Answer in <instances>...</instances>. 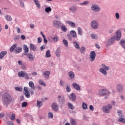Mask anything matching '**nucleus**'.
<instances>
[{
  "instance_id": "obj_1",
  "label": "nucleus",
  "mask_w": 125,
  "mask_h": 125,
  "mask_svg": "<svg viewBox=\"0 0 125 125\" xmlns=\"http://www.w3.org/2000/svg\"><path fill=\"white\" fill-rule=\"evenodd\" d=\"M119 41V45H121V47H123V49H124V50H125V40L121 39L120 30L116 31V35L111 37V38H110V39L107 41L106 45L108 47L113 45V43H114V41Z\"/></svg>"
},
{
  "instance_id": "obj_2",
  "label": "nucleus",
  "mask_w": 125,
  "mask_h": 125,
  "mask_svg": "<svg viewBox=\"0 0 125 125\" xmlns=\"http://www.w3.org/2000/svg\"><path fill=\"white\" fill-rule=\"evenodd\" d=\"M12 102H13V98L12 97V95L10 94L6 93L2 95V105L4 106L7 107Z\"/></svg>"
},
{
  "instance_id": "obj_3",
  "label": "nucleus",
  "mask_w": 125,
  "mask_h": 125,
  "mask_svg": "<svg viewBox=\"0 0 125 125\" xmlns=\"http://www.w3.org/2000/svg\"><path fill=\"white\" fill-rule=\"evenodd\" d=\"M15 90L19 92L23 91V94L24 95V97L29 98V94H28V92H27V87H24V88H22L19 87H15Z\"/></svg>"
},
{
  "instance_id": "obj_4",
  "label": "nucleus",
  "mask_w": 125,
  "mask_h": 125,
  "mask_svg": "<svg viewBox=\"0 0 125 125\" xmlns=\"http://www.w3.org/2000/svg\"><path fill=\"white\" fill-rule=\"evenodd\" d=\"M17 44H14L12 45V46H10V49H9L10 52H15V54H18L21 52V47H17Z\"/></svg>"
},
{
  "instance_id": "obj_5",
  "label": "nucleus",
  "mask_w": 125,
  "mask_h": 125,
  "mask_svg": "<svg viewBox=\"0 0 125 125\" xmlns=\"http://www.w3.org/2000/svg\"><path fill=\"white\" fill-rule=\"evenodd\" d=\"M110 94H111V93H110V91H108V90L105 89L99 90V95L101 96L107 95V96L104 98V99H106V98H108V95H110Z\"/></svg>"
},
{
  "instance_id": "obj_6",
  "label": "nucleus",
  "mask_w": 125,
  "mask_h": 125,
  "mask_svg": "<svg viewBox=\"0 0 125 125\" xmlns=\"http://www.w3.org/2000/svg\"><path fill=\"white\" fill-rule=\"evenodd\" d=\"M109 69H110L109 67L106 66V65H105V64H102V68L99 69V72H101V73H102V75H104V76H106V71H108Z\"/></svg>"
},
{
  "instance_id": "obj_7",
  "label": "nucleus",
  "mask_w": 125,
  "mask_h": 125,
  "mask_svg": "<svg viewBox=\"0 0 125 125\" xmlns=\"http://www.w3.org/2000/svg\"><path fill=\"white\" fill-rule=\"evenodd\" d=\"M117 114L118 117H119V118L118 119V122L125 124V119L124 118H122L124 117V115H122V111H121V110H118Z\"/></svg>"
},
{
  "instance_id": "obj_8",
  "label": "nucleus",
  "mask_w": 125,
  "mask_h": 125,
  "mask_svg": "<svg viewBox=\"0 0 125 125\" xmlns=\"http://www.w3.org/2000/svg\"><path fill=\"white\" fill-rule=\"evenodd\" d=\"M111 109H113V106L110 104L104 106V107H102V110H103L104 113H110V110H111Z\"/></svg>"
},
{
  "instance_id": "obj_9",
  "label": "nucleus",
  "mask_w": 125,
  "mask_h": 125,
  "mask_svg": "<svg viewBox=\"0 0 125 125\" xmlns=\"http://www.w3.org/2000/svg\"><path fill=\"white\" fill-rule=\"evenodd\" d=\"M91 29L93 30H97L99 28V23L95 20L91 21Z\"/></svg>"
},
{
  "instance_id": "obj_10",
  "label": "nucleus",
  "mask_w": 125,
  "mask_h": 125,
  "mask_svg": "<svg viewBox=\"0 0 125 125\" xmlns=\"http://www.w3.org/2000/svg\"><path fill=\"white\" fill-rule=\"evenodd\" d=\"M91 10L96 13L99 12H100V7H99V5L94 4L91 5Z\"/></svg>"
},
{
  "instance_id": "obj_11",
  "label": "nucleus",
  "mask_w": 125,
  "mask_h": 125,
  "mask_svg": "<svg viewBox=\"0 0 125 125\" xmlns=\"http://www.w3.org/2000/svg\"><path fill=\"white\" fill-rule=\"evenodd\" d=\"M62 23L60 21H53V27L56 29H59L60 27H62Z\"/></svg>"
},
{
  "instance_id": "obj_12",
  "label": "nucleus",
  "mask_w": 125,
  "mask_h": 125,
  "mask_svg": "<svg viewBox=\"0 0 125 125\" xmlns=\"http://www.w3.org/2000/svg\"><path fill=\"white\" fill-rule=\"evenodd\" d=\"M19 78H24L25 80L29 79V76H27V74L24 73L23 71L19 72Z\"/></svg>"
},
{
  "instance_id": "obj_13",
  "label": "nucleus",
  "mask_w": 125,
  "mask_h": 125,
  "mask_svg": "<svg viewBox=\"0 0 125 125\" xmlns=\"http://www.w3.org/2000/svg\"><path fill=\"white\" fill-rule=\"evenodd\" d=\"M69 97V101L70 102H75V101L77 100V96L75 95V94L72 93L68 96Z\"/></svg>"
},
{
  "instance_id": "obj_14",
  "label": "nucleus",
  "mask_w": 125,
  "mask_h": 125,
  "mask_svg": "<svg viewBox=\"0 0 125 125\" xmlns=\"http://www.w3.org/2000/svg\"><path fill=\"white\" fill-rule=\"evenodd\" d=\"M89 57H90L89 61H91V62H94V60L95 59V52L94 51H91V52L89 53Z\"/></svg>"
},
{
  "instance_id": "obj_15",
  "label": "nucleus",
  "mask_w": 125,
  "mask_h": 125,
  "mask_svg": "<svg viewBox=\"0 0 125 125\" xmlns=\"http://www.w3.org/2000/svg\"><path fill=\"white\" fill-rule=\"evenodd\" d=\"M116 89H117L118 92L120 93L124 92V88H123V87H122V85L121 84L116 85Z\"/></svg>"
},
{
  "instance_id": "obj_16",
  "label": "nucleus",
  "mask_w": 125,
  "mask_h": 125,
  "mask_svg": "<svg viewBox=\"0 0 125 125\" xmlns=\"http://www.w3.org/2000/svg\"><path fill=\"white\" fill-rule=\"evenodd\" d=\"M21 50H22L23 51H24V53H26L29 52V50H31V49L27 48V46L24 44L22 46V48H21Z\"/></svg>"
},
{
  "instance_id": "obj_17",
  "label": "nucleus",
  "mask_w": 125,
  "mask_h": 125,
  "mask_svg": "<svg viewBox=\"0 0 125 125\" xmlns=\"http://www.w3.org/2000/svg\"><path fill=\"white\" fill-rule=\"evenodd\" d=\"M58 101H59L61 104H64L65 102H64V97L58 96Z\"/></svg>"
},
{
  "instance_id": "obj_18",
  "label": "nucleus",
  "mask_w": 125,
  "mask_h": 125,
  "mask_svg": "<svg viewBox=\"0 0 125 125\" xmlns=\"http://www.w3.org/2000/svg\"><path fill=\"white\" fill-rule=\"evenodd\" d=\"M67 36H72V37H74V39L77 38V33L74 30L70 31V34H67Z\"/></svg>"
},
{
  "instance_id": "obj_19",
  "label": "nucleus",
  "mask_w": 125,
  "mask_h": 125,
  "mask_svg": "<svg viewBox=\"0 0 125 125\" xmlns=\"http://www.w3.org/2000/svg\"><path fill=\"white\" fill-rule=\"evenodd\" d=\"M52 109L55 112L58 111V105L56 104V103L52 104Z\"/></svg>"
},
{
  "instance_id": "obj_20",
  "label": "nucleus",
  "mask_w": 125,
  "mask_h": 125,
  "mask_svg": "<svg viewBox=\"0 0 125 125\" xmlns=\"http://www.w3.org/2000/svg\"><path fill=\"white\" fill-rule=\"evenodd\" d=\"M28 49H31L33 51H36V45L32 43H29V48Z\"/></svg>"
},
{
  "instance_id": "obj_21",
  "label": "nucleus",
  "mask_w": 125,
  "mask_h": 125,
  "mask_svg": "<svg viewBox=\"0 0 125 125\" xmlns=\"http://www.w3.org/2000/svg\"><path fill=\"white\" fill-rule=\"evenodd\" d=\"M56 55V57L59 58L61 56V48H58L56 49V51L55 52Z\"/></svg>"
},
{
  "instance_id": "obj_22",
  "label": "nucleus",
  "mask_w": 125,
  "mask_h": 125,
  "mask_svg": "<svg viewBox=\"0 0 125 125\" xmlns=\"http://www.w3.org/2000/svg\"><path fill=\"white\" fill-rule=\"evenodd\" d=\"M72 87H74V89H75V90H80V85L77 83H72Z\"/></svg>"
},
{
  "instance_id": "obj_23",
  "label": "nucleus",
  "mask_w": 125,
  "mask_h": 125,
  "mask_svg": "<svg viewBox=\"0 0 125 125\" xmlns=\"http://www.w3.org/2000/svg\"><path fill=\"white\" fill-rule=\"evenodd\" d=\"M24 56H28V59H29L31 61H34V56L32 54L24 53Z\"/></svg>"
},
{
  "instance_id": "obj_24",
  "label": "nucleus",
  "mask_w": 125,
  "mask_h": 125,
  "mask_svg": "<svg viewBox=\"0 0 125 125\" xmlns=\"http://www.w3.org/2000/svg\"><path fill=\"white\" fill-rule=\"evenodd\" d=\"M43 76H45V79H48V78L50 77V71H47L43 72Z\"/></svg>"
},
{
  "instance_id": "obj_25",
  "label": "nucleus",
  "mask_w": 125,
  "mask_h": 125,
  "mask_svg": "<svg viewBox=\"0 0 125 125\" xmlns=\"http://www.w3.org/2000/svg\"><path fill=\"white\" fill-rule=\"evenodd\" d=\"M69 10L70 11V13H74L75 11H77V8H75V6H72L69 7Z\"/></svg>"
},
{
  "instance_id": "obj_26",
  "label": "nucleus",
  "mask_w": 125,
  "mask_h": 125,
  "mask_svg": "<svg viewBox=\"0 0 125 125\" xmlns=\"http://www.w3.org/2000/svg\"><path fill=\"white\" fill-rule=\"evenodd\" d=\"M6 54L7 51H1V53H0V59H2V58H4V56H5Z\"/></svg>"
},
{
  "instance_id": "obj_27",
  "label": "nucleus",
  "mask_w": 125,
  "mask_h": 125,
  "mask_svg": "<svg viewBox=\"0 0 125 125\" xmlns=\"http://www.w3.org/2000/svg\"><path fill=\"white\" fill-rule=\"evenodd\" d=\"M33 1L34 2V4H36V7L40 9V3H39V0H33Z\"/></svg>"
},
{
  "instance_id": "obj_28",
  "label": "nucleus",
  "mask_w": 125,
  "mask_h": 125,
  "mask_svg": "<svg viewBox=\"0 0 125 125\" xmlns=\"http://www.w3.org/2000/svg\"><path fill=\"white\" fill-rule=\"evenodd\" d=\"M66 23H67V24H69L70 27L75 28V23H73V22L68 21H66Z\"/></svg>"
},
{
  "instance_id": "obj_29",
  "label": "nucleus",
  "mask_w": 125,
  "mask_h": 125,
  "mask_svg": "<svg viewBox=\"0 0 125 125\" xmlns=\"http://www.w3.org/2000/svg\"><path fill=\"white\" fill-rule=\"evenodd\" d=\"M68 75H69V77L70 78V79H73V77H75V74L73 73V71H70L68 73Z\"/></svg>"
},
{
  "instance_id": "obj_30",
  "label": "nucleus",
  "mask_w": 125,
  "mask_h": 125,
  "mask_svg": "<svg viewBox=\"0 0 125 125\" xmlns=\"http://www.w3.org/2000/svg\"><path fill=\"white\" fill-rule=\"evenodd\" d=\"M51 57V55L50 54V50H47L45 52V58H50Z\"/></svg>"
},
{
  "instance_id": "obj_31",
  "label": "nucleus",
  "mask_w": 125,
  "mask_h": 125,
  "mask_svg": "<svg viewBox=\"0 0 125 125\" xmlns=\"http://www.w3.org/2000/svg\"><path fill=\"white\" fill-rule=\"evenodd\" d=\"M60 28H61V30L62 31V32H67V27L65 25H62V26H60Z\"/></svg>"
},
{
  "instance_id": "obj_32",
  "label": "nucleus",
  "mask_w": 125,
  "mask_h": 125,
  "mask_svg": "<svg viewBox=\"0 0 125 125\" xmlns=\"http://www.w3.org/2000/svg\"><path fill=\"white\" fill-rule=\"evenodd\" d=\"M29 87H31V88L33 89L34 90H36V87H34V83L32 82H29Z\"/></svg>"
},
{
  "instance_id": "obj_33",
  "label": "nucleus",
  "mask_w": 125,
  "mask_h": 125,
  "mask_svg": "<svg viewBox=\"0 0 125 125\" xmlns=\"http://www.w3.org/2000/svg\"><path fill=\"white\" fill-rule=\"evenodd\" d=\"M67 107H69V109H70V110L75 109V107L73 106V105L72 104H70V103H67Z\"/></svg>"
},
{
  "instance_id": "obj_34",
  "label": "nucleus",
  "mask_w": 125,
  "mask_h": 125,
  "mask_svg": "<svg viewBox=\"0 0 125 125\" xmlns=\"http://www.w3.org/2000/svg\"><path fill=\"white\" fill-rule=\"evenodd\" d=\"M77 49L80 50V53L82 54L84 53V51L86 50V48L84 47H82V48H78Z\"/></svg>"
},
{
  "instance_id": "obj_35",
  "label": "nucleus",
  "mask_w": 125,
  "mask_h": 125,
  "mask_svg": "<svg viewBox=\"0 0 125 125\" xmlns=\"http://www.w3.org/2000/svg\"><path fill=\"white\" fill-rule=\"evenodd\" d=\"M69 124H71L72 125H77V122L75 121L74 119H70V123Z\"/></svg>"
},
{
  "instance_id": "obj_36",
  "label": "nucleus",
  "mask_w": 125,
  "mask_h": 125,
  "mask_svg": "<svg viewBox=\"0 0 125 125\" xmlns=\"http://www.w3.org/2000/svg\"><path fill=\"white\" fill-rule=\"evenodd\" d=\"M39 84L43 86V87L46 86V84H45V82H43V81L42 80H39Z\"/></svg>"
},
{
  "instance_id": "obj_37",
  "label": "nucleus",
  "mask_w": 125,
  "mask_h": 125,
  "mask_svg": "<svg viewBox=\"0 0 125 125\" xmlns=\"http://www.w3.org/2000/svg\"><path fill=\"white\" fill-rule=\"evenodd\" d=\"M41 35H42V38H43V43H45V44H46V43H47V40H46V38H45V35H43V33H42L41 32Z\"/></svg>"
},
{
  "instance_id": "obj_38",
  "label": "nucleus",
  "mask_w": 125,
  "mask_h": 125,
  "mask_svg": "<svg viewBox=\"0 0 125 125\" xmlns=\"http://www.w3.org/2000/svg\"><path fill=\"white\" fill-rule=\"evenodd\" d=\"M20 39H21V38H20V35H15V36H14V41H17Z\"/></svg>"
},
{
  "instance_id": "obj_39",
  "label": "nucleus",
  "mask_w": 125,
  "mask_h": 125,
  "mask_svg": "<svg viewBox=\"0 0 125 125\" xmlns=\"http://www.w3.org/2000/svg\"><path fill=\"white\" fill-rule=\"evenodd\" d=\"M74 46L76 49L81 48V47H80V45L78 44V43H77V42H74Z\"/></svg>"
},
{
  "instance_id": "obj_40",
  "label": "nucleus",
  "mask_w": 125,
  "mask_h": 125,
  "mask_svg": "<svg viewBox=\"0 0 125 125\" xmlns=\"http://www.w3.org/2000/svg\"><path fill=\"white\" fill-rule=\"evenodd\" d=\"M62 44H64V46H68V42H67V40H65V39L62 40Z\"/></svg>"
},
{
  "instance_id": "obj_41",
  "label": "nucleus",
  "mask_w": 125,
  "mask_h": 125,
  "mask_svg": "<svg viewBox=\"0 0 125 125\" xmlns=\"http://www.w3.org/2000/svg\"><path fill=\"white\" fill-rule=\"evenodd\" d=\"M37 108H40V107H42V102L37 101Z\"/></svg>"
},
{
  "instance_id": "obj_42",
  "label": "nucleus",
  "mask_w": 125,
  "mask_h": 125,
  "mask_svg": "<svg viewBox=\"0 0 125 125\" xmlns=\"http://www.w3.org/2000/svg\"><path fill=\"white\" fill-rule=\"evenodd\" d=\"M77 31H78V33H76V34H78V35L81 36V34L82 33L81 32V27L77 28Z\"/></svg>"
},
{
  "instance_id": "obj_43",
  "label": "nucleus",
  "mask_w": 125,
  "mask_h": 125,
  "mask_svg": "<svg viewBox=\"0 0 125 125\" xmlns=\"http://www.w3.org/2000/svg\"><path fill=\"white\" fill-rule=\"evenodd\" d=\"M82 107L83 108V109L86 110L87 109V105L83 103V104H82Z\"/></svg>"
},
{
  "instance_id": "obj_44",
  "label": "nucleus",
  "mask_w": 125,
  "mask_h": 125,
  "mask_svg": "<svg viewBox=\"0 0 125 125\" xmlns=\"http://www.w3.org/2000/svg\"><path fill=\"white\" fill-rule=\"evenodd\" d=\"M19 1L20 2V7L24 8V3H23V0H19Z\"/></svg>"
},
{
  "instance_id": "obj_45",
  "label": "nucleus",
  "mask_w": 125,
  "mask_h": 125,
  "mask_svg": "<svg viewBox=\"0 0 125 125\" xmlns=\"http://www.w3.org/2000/svg\"><path fill=\"white\" fill-rule=\"evenodd\" d=\"M26 106H27V103L26 102H24L21 103V107L24 108L26 107Z\"/></svg>"
},
{
  "instance_id": "obj_46",
  "label": "nucleus",
  "mask_w": 125,
  "mask_h": 125,
  "mask_svg": "<svg viewBox=\"0 0 125 125\" xmlns=\"http://www.w3.org/2000/svg\"><path fill=\"white\" fill-rule=\"evenodd\" d=\"M51 11V8L50 7L45 8V12L49 13Z\"/></svg>"
},
{
  "instance_id": "obj_47",
  "label": "nucleus",
  "mask_w": 125,
  "mask_h": 125,
  "mask_svg": "<svg viewBox=\"0 0 125 125\" xmlns=\"http://www.w3.org/2000/svg\"><path fill=\"white\" fill-rule=\"evenodd\" d=\"M15 114H12V116H10V120L15 121Z\"/></svg>"
},
{
  "instance_id": "obj_48",
  "label": "nucleus",
  "mask_w": 125,
  "mask_h": 125,
  "mask_svg": "<svg viewBox=\"0 0 125 125\" xmlns=\"http://www.w3.org/2000/svg\"><path fill=\"white\" fill-rule=\"evenodd\" d=\"M6 20L9 21H12V17L10 16H6Z\"/></svg>"
},
{
  "instance_id": "obj_49",
  "label": "nucleus",
  "mask_w": 125,
  "mask_h": 125,
  "mask_svg": "<svg viewBox=\"0 0 125 125\" xmlns=\"http://www.w3.org/2000/svg\"><path fill=\"white\" fill-rule=\"evenodd\" d=\"M91 38H93L94 40L97 39V36H95V34H91Z\"/></svg>"
},
{
  "instance_id": "obj_50",
  "label": "nucleus",
  "mask_w": 125,
  "mask_h": 125,
  "mask_svg": "<svg viewBox=\"0 0 125 125\" xmlns=\"http://www.w3.org/2000/svg\"><path fill=\"white\" fill-rule=\"evenodd\" d=\"M6 124L7 125H13V122L12 121H7L6 122Z\"/></svg>"
},
{
  "instance_id": "obj_51",
  "label": "nucleus",
  "mask_w": 125,
  "mask_h": 125,
  "mask_svg": "<svg viewBox=\"0 0 125 125\" xmlns=\"http://www.w3.org/2000/svg\"><path fill=\"white\" fill-rule=\"evenodd\" d=\"M53 118V113L51 112L48 113V119H52Z\"/></svg>"
},
{
  "instance_id": "obj_52",
  "label": "nucleus",
  "mask_w": 125,
  "mask_h": 125,
  "mask_svg": "<svg viewBox=\"0 0 125 125\" xmlns=\"http://www.w3.org/2000/svg\"><path fill=\"white\" fill-rule=\"evenodd\" d=\"M119 99H121V101H124V100H125V98H124V95H120L119 96Z\"/></svg>"
},
{
  "instance_id": "obj_53",
  "label": "nucleus",
  "mask_w": 125,
  "mask_h": 125,
  "mask_svg": "<svg viewBox=\"0 0 125 125\" xmlns=\"http://www.w3.org/2000/svg\"><path fill=\"white\" fill-rule=\"evenodd\" d=\"M64 84H65V83H64L63 81H62V80L60 81V85H61V86H64Z\"/></svg>"
},
{
  "instance_id": "obj_54",
  "label": "nucleus",
  "mask_w": 125,
  "mask_h": 125,
  "mask_svg": "<svg viewBox=\"0 0 125 125\" xmlns=\"http://www.w3.org/2000/svg\"><path fill=\"white\" fill-rule=\"evenodd\" d=\"M115 17L116 18V20L119 19V13H115Z\"/></svg>"
},
{
  "instance_id": "obj_55",
  "label": "nucleus",
  "mask_w": 125,
  "mask_h": 125,
  "mask_svg": "<svg viewBox=\"0 0 125 125\" xmlns=\"http://www.w3.org/2000/svg\"><path fill=\"white\" fill-rule=\"evenodd\" d=\"M52 39L53 40V42H58V37H54L53 38H52Z\"/></svg>"
},
{
  "instance_id": "obj_56",
  "label": "nucleus",
  "mask_w": 125,
  "mask_h": 125,
  "mask_svg": "<svg viewBox=\"0 0 125 125\" xmlns=\"http://www.w3.org/2000/svg\"><path fill=\"white\" fill-rule=\"evenodd\" d=\"M88 2L87 1H84L83 3H80V5H87Z\"/></svg>"
},
{
  "instance_id": "obj_57",
  "label": "nucleus",
  "mask_w": 125,
  "mask_h": 125,
  "mask_svg": "<svg viewBox=\"0 0 125 125\" xmlns=\"http://www.w3.org/2000/svg\"><path fill=\"white\" fill-rule=\"evenodd\" d=\"M66 91L67 92H70V87L67 86L66 87Z\"/></svg>"
},
{
  "instance_id": "obj_58",
  "label": "nucleus",
  "mask_w": 125,
  "mask_h": 125,
  "mask_svg": "<svg viewBox=\"0 0 125 125\" xmlns=\"http://www.w3.org/2000/svg\"><path fill=\"white\" fill-rule=\"evenodd\" d=\"M72 38H73V37L70 35H67V39H69V41H72Z\"/></svg>"
},
{
  "instance_id": "obj_59",
  "label": "nucleus",
  "mask_w": 125,
  "mask_h": 125,
  "mask_svg": "<svg viewBox=\"0 0 125 125\" xmlns=\"http://www.w3.org/2000/svg\"><path fill=\"white\" fill-rule=\"evenodd\" d=\"M40 42H42V39L40 37L37 38V43H40Z\"/></svg>"
},
{
  "instance_id": "obj_60",
  "label": "nucleus",
  "mask_w": 125,
  "mask_h": 125,
  "mask_svg": "<svg viewBox=\"0 0 125 125\" xmlns=\"http://www.w3.org/2000/svg\"><path fill=\"white\" fill-rule=\"evenodd\" d=\"M20 38H21V40H24L26 39V37H24V35H21L20 36Z\"/></svg>"
},
{
  "instance_id": "obj_61",
  "label": "nucleus",
  "mask_w": 125,
  "mask_h": 125,
  "mask_svg": "<svg viewBox=\"0 0 125 125\" xmlns=\"http://www.w3.org/2000/svg\"><path fill=\"white\" fill-rule=\"evenodd\" d=\"M89 110H91V111H94V107L92 105H89Z\"/></svg>"
},
{
  "instance_id": "obj_62",
  "label": "nucleus",
  "mask_w": 125,
  "mask_h": 125,
  "mask_svg": "<svg viewBox=\"0 0 125 125\" xmlns=\"http://www.w3.org/2000/svg\"><path fill=\"white\" fill-rule=\"evenodd\" d=\"M24 101V97H23V96H20V101Z\"/></svg>"
},
{
  "instance_id": "obj_63",
  "label": "nucleus",
  "mask_w": 125,
  "mask_h": 125,
  "mask_svg": "<svg viewBox=\"0 0 125 125\" xmlns=\"http://www.w3.org/2000/svg\"><path fill=\"white\" fill-rule=\"evenodd\" d=\"M55 19H56V20H61V18H59V17H58V15H55Z\"/></svg>"
},
{
  "instance_id": "obj_64",
  "label": "nucleus",
  "mask_w": 125,
  "mask_h": 125,
  "mask_svg": "<svg viewBox=\"0 0 125 125\" xmlns=\"http://www.w3.org/2000/svg\"><path fill=\"white\" fill-rule=\"evenodd\" d=\"M95 46H96V48H97V49H100V46L99 44H96Z\"/></svg>"
}]
</instances>
